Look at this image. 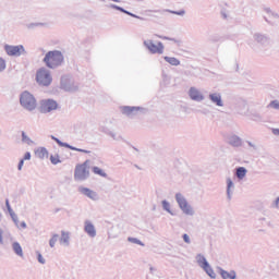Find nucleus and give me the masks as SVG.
Masks as SVG:
<instances>
[{"instance_id": "obj_9", "label": "nucleus", "mask_w": 279, "mask_h": 279, "mask_svg": "<svg viewBox=\"0 0 279 279\" xmlns=\"http://www.w3.org/2000/svg\"><path fill=\"white\" fill-rule=\"evenodd\" d=\"M39 110L43 114H48V112H53V110H58V101L53 99H44L40 101Z\"/></svg>"}, {"instance_id": "obj_30", "label": "nucleus", "mask_w": 279, "mask_h": 279, "mask_svg": "<svg viewBox=\"0 0 279 279\" xmlns=\"http://www.w3.org/2000/svg\"><path fill=\"white\" fill-rule=\"evenodd\" d=\"M93 173H95V175H99L100 178H108V173H106V171L97 166H94L92 168Z\"/></svg>"}, {"instance_id": "obj_19", "label": "nucleus", "mask_w": 279, "mask_h": 279, "mask_svg": "<svg viewBox=\"0 0 279 279\" xmlns=\"http://www.w3.org/2000/svg\"><path fill=\"white\" fill-rule=\"evenodd\" d=\"M226 184H227V190H226L227 199H228V202H231L232 195H234V189H235L234 181H232V179L230 177H228L226 179Z\"/></svg>"}, {"instance_id": "obj_13", "label": "nucleus", "mask_w": 279, "mask_h": 279, "mask_svg": "<svg viewBox=\"0 0 279 279\" xmlns=\"http://www.w3.org/2000/svg\"><path fill=\"white\" fill-rule=\"evenodd\" d=\"M78 193L81 195H84V197L92 199V202H99V194L94 190L84 186H78Z\"/></svg>"}, {"instance_id": "obj_18", "label": "nucleus", "mask_w": 279, "mask_h": 279, "mask_svg": "<svg viewBox=\"0 0 279 279\" xmlns=\"http://www.w3.org/2000/svg\"><path fill=\"white\" fill-rule=\"evenodd\" d=\"M227 143L231 145V147H242L243 140L236 134H230L227 137Z\"/></svg>"}, {"instance_id": "obj_52", "label": "nucleus", "mask_w": 279, "mask_h": 279, "mask_svg": "<svg viewBox=\"0 0 279 279\" xmlns=\"http://www.w3.org/2000/svg\"><path fill=\"white\" fill-rule=\"evenodd\" d=\"M272 134H275V136H279V129H272Z\"/></svg>"}, {"instance_id": "obj_53", "label": "nucleus", "mask_w": 279, "mask_h": 279, "mask_svg": "<svg viewBox=\"0 0 279 279\" xmlns=\"http://www.w3.org/2000/svg\"><path fill=\"white\" fill-rule=\"evenodd\" d=\"M156 269H154V267H150V271H155Z\"/></svg>"}, {"instance_id": "obj_15", "label": "nucleus", "mask_w": 279, "mask_h": 279, "mask_svg": "<svg viewBox=\"0 0 279 279\" xmlns=\"http://www.w3.org/2000/svg\"><path fill=\"white\" fill-rule=\"evenodd\" d=\"M60 86L63 90H66V92L77 90L75 83H73V81H71V77L66 75L61 77Z\"/></svg>"}, {"instance_id": "obj_47", "label": "nucleus", "mask_w": 279, "mask_h": 279, "mask_svg": "<svg viewBox=\"0 0 279 279\" xmlns=\"http://www.w3.org/2000/svg\"><path fill=\"white\" fill-rule=\"evenodd\" d=\"M23 165H25V159H21L19 165H17V170L23 171Z\"/></svg>"}, {"instance_id": "obj_33", "label": "nucleus", "mask_w": 279, "mask_h": 279, "mask_svg": "<svg viewBox=\"0 0 279 279\" xmlns=\"http://www.w3.org/2000/svg\"><path fill=\"white\" fill-rule=\"evenodd\" d=\"M204 271L207 274V276H209V278H217V274H215V270L213 269V267L210 266V264H208L207 266L203 267Z\"/></svg>"}, {"instance_id": "obj_45", "label": "nucleus", "mask_w": 279, "mask_h": 279, "mask_svg": "<svg viewBox=\"0 0 279 279\" xmlns=\"http://www.w3.org/2000/svg\"><path fill=\"white\" fill-rule=\"evenodd\" d=\"M271 208H276L277 210L279 209V197H277V198L271 203Z\"/></svg>"}, {"instance_id": "obj_41", "label": "nucleus", "mask_w": 279, "mask_h": 279, "mask_svg": "<svg viewBox=\"0 0 279 279\" xmlns=\"http://www.w3.org/2000/svg\"><path fill=\"white\" fill-rule=\"evenodd\" d=\"M182 239H183L184 243H186L187 245H191V236H189V234L184 233L182 235Z\"/></svg>"}, {"instance_id": "obj_1", "label": "nucleus", "mask_w": 279, "mask_h": 279, "mask_svg": "<svg viewBox=\"0 0 279 279\" xmlns=\"http://www.w3.org/2000/svg\"><path fill=\"white\" fill-rule=\"evenodd\" d=\"M247 46L254 53L260 56H269V47H271V37L263 33H254L252 39L247 40Z\"/></svg>"}, {"instance_id": "obj_11", "label": "nucleus", "mask_w": 279, "mask_h": 279, "mask_svg": "<svg viewBox=\"0 0 279 279\" xmlns=\"http://www.w3.org/2000/svg\"><path fill=\"white\" fill-rule=\"evenodd\" d=\"M208 99L213 106L216 108H223L226 106V102L223 101V95L219 92H210L208 94Z\"/></svg>"}, {"instance_id": "obj_34", "label": "nucleus", "mask_w": 279, "mask_h": 279, "mask_svg": "<svg viewBox=\"0 0 279 279\" xmlns=\"http://www.w3.org/2000/svg\"><path fill=\"white\" fill-rule=\"evenodd\" d=\"M22 143H25V145H34V141L27 136V133L25 131H22Z\"/></svg>"}, {"instance_id": "obj_39", "label": "nucleus", "mask_w": 279, "mask_h": 279, "mask_svg": "<svg viewBox=\"0 0 279 279\" xmlns=\"http://www.w3.org/2000/svg\"><path fill=\"white\" fill-rule=\"evenodd\" d=\"M268 108H272V110H279V100H272L268 104Z\"/></svg>"}, {"instance_id": "obj_32", "label": "nucleus", "mask_w": 279, "mask_h": 279, "mask_svg": "<svg viewBox=\"0 0 279 279\" xmlns=\"http://www.w3.org/2000/svg\"><path fill=\"white\" fill-rule=\"evenodd\" d=\"M163 60L171 64V66H180V60L175 57H163Z\"/></svg>"}, {"instance_id": "obj_38", "label": "nucleus", "mask_w": 279, "mask_h": 279, "mask_svg": "<svg viewBox=\"0 0 279 279\" xmlns=\"http://www.w3.org/2000/svg\"><path fill=\"white\" fill-rule=\"evenodd\" d=\"M50 162L52 165H60V162H62V160H60V155H58V154L51 155L50 156Z\"/></svg>"}, {"instance_id": "obj_50", "label": "nucleus", "mask_w": 279, "mask_h": 279, "mask_svg": "<svg viewBox=\"0 0 279 279\" xmlns=\"http://www.w3.org/2000/svg\"><path fill=\"white\" fill-rule=\"evenodd\" d=\"M220 14H221V16H222V19H229V16L230 15H228V12H226V10H222L221 12H220Z\"/></svg>"}, {"instance_id": "obj_51", "label": "nucleus", "mask_w": 279, "mask_h": 279, "mask_svg": "<svg viewBox=\"0 0 279 279\" xmlns=\"http://www.w3.org/2000/svg\"><path fill=\"white\" fill-rule=\"evenodd\" d=\"M0 245H3V229L0 228Z\"/></svg>"}, {"instance_id": "obj_23", "label": "nucleus", "mask_w": 279, "mask_h": 279, "mask_svg": "<svg viewBox=\"0 0 279 279\" xmlns=\"http://www.w3.org/2000/svg\"><path fill=\"white\" fill-rule=\"evenodd\" d=\"M108 8H110L111 10H118L119 12H122L123 14H128L129 16H132L133 19H140L141 21H143V17L117 5V4H109Z\"/></svg>"}, {"instance_id": "obj_40", "label": "nucleus", "mask_w": 279, "mask_h": 279, "mask_svg": "<svg viewBox=\"0 0 279 279\" xmlns=\"http://www.w3.org/2000/svg\"><path fill=\"white\" fill-rule=\"evenodd\" d=\"M37 254V260L38 263H40V265H45L47 263V260L45 259V257H43V254H40V252H36Z\"/></svg>"}, {"instance_id": "obj_22", "label": "nucleus", "mask_w": 279, "mask_h": 279, "mask_svg": "<svg viewBox=\"0 0 279 279\" xmlns=\"http://www.w3.org/2000/svg\"><path fill=\"white\" fill-rule=\"evenodd\" d=\"M5 206L13 223L16 228H19V216L16 215V213H14V209H12V206L10 205V199L8 198L5 199Z\"/></svg>"}, {"instance_id": "obj_8", "label": "nucleus", "mask_w": 279, "mask_h": 279, "mask_svg": "<svg viewBox=\"0 0 279 279\" xmlns=\"http://www.w3.org/2000/svg\"><path fill=\"white\" fill-rule=\"evenodd\" d=\"M144 47H146V49H148L150 53H158L159 56H162V53H165V45L162 44V41H158L156 45L154 44V40L147 39L144 40Z\"/></svg>"}, {"instance_id": "obj_14", "label": "nucleus", "mask_w": 279, "mask_h": 279, "mask_svg": "<svg viewBox=\"0 0 279 279\" xmlns=\"http://www.w3.org/2000/svg\"><path fill=\"white\" fill-rule=\"evenodd\" d=\"M264 19L270 25H276V23L279 21V14L271 11V9L266 8L264 9Z\"/></svg>"}, {"instance_id": "obj_36", "label": "nucleus", "mask_w": 279, "mask_h": 279, "mask_svg": "<svg viewBox=\"0 0 279 279\" xmlns=\"http://www.w3.org/2000/svg\"><path fill=\"white\" fill-rule=\"evenodd\" d=\"M157 38H160L161 40H170L171 43H175V45H180L182 43L180 39L162 36V35H157Z\"/></svg>"}, {"instance_id": "obj_25", "label": "nucleus", "mask_w": 279, "mask_h": 279, "mask_svg": "<svg viewBox=\"0 0 279 279\" xmlns=\"http://www.w3.org/2000/svg\"><path fill=\"white\" fill-rule=\"evenodd\" d=\"M161 208L165 210V213H168V215H171V217H175V211L171 208V203L169 201L163 199L161 201Z\"/></svg>"}, {"instance_id": "obj_17", "label": "nucleus", "mask_w": 279, "mask_h": 279, "mask_svg": "<svg viewBox=\"0 0 279 279\" xmlns=\"http://www.w3.org/2000/svg\"><path fill=\"white\" fill-rule=\"evenodd\" d=\"M84 232L89 236V239H95L97 236V228L90 220L84 221Z\"/></svg>"}, {"instance_id": "obj_31", "label": "nucleus", "mask_w": 279, "mask_h": 279, "mask_svg": "<svg viewBox=\"0 0 279 279\" xmlns=\"http://www.w3.org/2000/svg\"><path fill=\"white\" fill-rule=\"evenodd\" d=\"M105 134H107V136H110V138H112L113 141H123V136L117 134V132L114 131L107 130L105 131Z\"/></svg>"}, {"instance_id": "obj_44", "label": "nucleus", "mask_w": 279, "mask_h": 279, "mask_svg": "<svg viewBox=\"0 0 279 279\" xmlns=\"http://www.w3.org/2000/svg\"><path fill=\"white\" fill-rule=\"evenodd\" d=\"M43 25H45V24H43V23H32V24L28 25V28L34 29V27H43Z\"/></svg>"}, {"instance_id": "obj_21", "label": "nucleus", "mask_w": 279, "mask_h": 279, "mask_svg": "<svg viewBox=\"0 0 279 279\" xmlns=\"http://www.w3.org/2000/svg\"><path fill=\"white\" fill-rule=\"evenodd\" d=\"M59 243L63 247H69V245H71V232L61 231V236L59 238Z\"/></svg>"}, {"instance_id": "obj_20", "label": "nucleus", "mask_w": 279, "mask_h": 279, "mask_svg": "<svg viewBox=\"0 0 279 279\" xmlns=\"http://www.w3.org/2000/svg\"><path fill=\"white\" fill-rule=\"evenodd\" d=\"M235 110L238 114L245 116L247 112H250V105H247L245 100H240L235 106Z\"/></svg>"}, {"instance_id": "obj_49", "label": "nucleus", "mask_w": 279, "mask_h": 279, "mask_svg": "<svg viewBox=\"0 0 279 279\" xmlns=\"http://www.w3.org/2000/svg\"><path fill=\"white\" fill-rule=\"evenodd\" d=\"M19 229H22V230H26L27 229V223L25 221H22L19 227Z\"/></svg>"}, {"instance_id": "obj_46", "label": "nucleus", "mask_w": 279, "mask_h": 279, "mask_svg": "<svg viewBox=\"0 0 279 279\" xmlns=\"http://www.w3.org/2000/svg\"><path fill=\"white\" fill-rule=\"evenodd\" d=\"M246 144L248 145V147H251L252 149H254V151H256L258 149V146L250 141H246Z\"/></svg>"}, {"instance_id": "obj_42", "label": "nucleus", "mask_w": 279, "mask_h": 279, "mask_svg": "<svg viewBox=\"0 0 279 279\" xmlns=\"http://www.w3.org/2000/svg\"><path fill=\"white\" fill-rule=\"evenodd\" d=\"M171 14H177L178 16H184L186 14V11L181 10V11H169Z\"/></svg>"}, {"instance_id": "obj_5", "label": "nucleus", "mask_w": 279, "mask_h": 279, "mask_svg": "<svg viewBox=\"0 0 279 279\" xmlns=\"http://www.w3.org/2000/svg\"><path fill=\"white\" fill-rule=\"evenodd\" d=\"M20 104L24 110H28V112H32L33 110H36V97L32 95L29 92H23L20 96Z\"/></svg>"}, {"instance_id": "obj_28", "label": "nucleus", "mask_w": 279, "mask_h": 279, "mask_svg": "<svg viewBox=\"0 0 279 279\" xmlns=\"http://www.w3.org/2000/svg\"><path fill=\"white\" fill-rule=\"evenodd\" d=\"M196 263L198 264V266L204 269V267H208V260H206V257L202 254H197L196 255Z\"/></svg>"}, {"instance_id": "obj_48", "label": "nucleus", "mask_w": 279, "mask_h": 279, "mask_svg": "<svg viewBox=\"0 0 279 279\" xmlns=\"http://www.w3.org/2000/svg\"><path fill=\"white\" fill-rule=\"evenodd\" d=\"M22 160H32V153L27 151Z\"/></svg>"}, {"instance_id": "obj_26", "label": "nucleus", "mask_w": 279, "mask_h": 279, "mask_svg": "<svg viewBox=\"0 0 279 279\" xmlns=\"http://www.w3.org/2000/svg\"><path fill=\"white\" fill-rule=\"evenodd\" d=\"M219 274L222 279H236V271L234 270L228 272V270L220 268Z\"/></svg>"}, {"instance_id": "obj_29", "label": "nucleus", "mask_w": 279, "mask_h": 279, "mask_svg": "<svg viewBox=\"0 0 279 279\" xmlns=\"http://www.w3.org/2000/svg\"><path fill=\"white\" fill-rule=\"evenodd\" d=\"M36 156L39 157L41 160H44V158H47L49 156V151L47 150V148L45 147H39L37 148V150L35 151Z\"/></svg>"}, {"instance_id": "obj_24", "label": "nucleus", "mask_w": 279, "mask_h": 279, "mask_svg": "<svg viewBox=\"0 0 279 279\" xmlns=\"http://www.w3.org/2000/svg\"><path fill=\"white\" fill-rule=\"evenodd\" d=\"M11 250L15 254V256H19V258H23V256H25V254L23 253V246H21V243H19L17 241L12 242Z\"/></svg>"}, {"instance_id": "obj_43", "label": "nucleus", "mask_w": 279, "mask_h": 279, "mask_svg": "<svg viewBox=\"0 0 279 279\" xmlns=\"http://www.w3.org/2000/svg\"><path fill=\"white\" fill-rule=\"evenodd\" d=\"M4 69H5V60L3 58H0V73H3Z\"/></svg>"}, {"instance_id": "obj_12", "label": "nucleus", "mask_w": 279, "mask_h": 279, "mask_svg": "<svg viewBox=\"0 0 279 279\" xmlns=\"http://www.w3.org/2000/svg\"><path fill=\"white\" fill-rule=\"evenodd\" d=\"M142 111H143V108L141 107H130V106L121 107L122 114H125V117H129L130 119H134V117H138V114H141Z\"/></svg>"}, {"instance_id": "obj_54", "label": "nucleus", "mask_w": 279, "mask_h": 279, "mask_svg": "<svg viewBox=\"0 0 279 279\" xmlns=\"http://www.w3.org/2000/svg\"><path fill=\"white\" fill-rule=\"evenodd\" d=\"M1 217H2V215H1V213H0V219H1Z\"/></svg>"}, {"instance_id": "obj_16", "label": "nucleus", "mask_w": 279, "mask_h": 279, "mask_svg": "<svg viewBox=\"0 0 279 279\" xmlns=\"http://www.w3.org/2000/svg\"><path fill=\"white\" fill-rule=\"evenodd\" d=\"M51 138L52 141H56L57 144L60 146V147H66V149H71L72 151H80L81 154H90L92 151L90 150H86V149H82V148H77L75 146H71L70 144L68 143H63L62 141L58 140V137L51 135Z\"/></svg>"}, {"instance_id": "obj_6", "label": "nucleus", "mask_w": 279, "mask_h": 279, "mask_svg": "<svg viewBox=\"0 0 279 279\" xmlns=\"http://www.w3.org/2000/svg\"><path fill=\"white\" fill-rule=\"evenodd\" d=\"M36 82L39 86H51L53 77L47 68H40L36 73Z\"/></svg>"}, {"instance_id": "obj_3", "label": "nucleus", "mask_w": 279, "mask_h": 279, "mask_svg": "<svg viewBox=\"0 0 279 279\" xmlns=\"http://www.w3.org/2000/svg\"><path fill=\"white\" fill-rule=\"evenodd\" d=\"M90 178V160H85L83 163L76 165L74 169L75 182H86Z\"/></svg>"}, {"instance_id": "obj_35", "label": "nucleus", "mask_w": 279, "mask_h": 279, "mask_svg": "<svg viewBox=\"0 0 279 279\" xmlns=\"http://www.w3.org/2000/svg\"><path fill=\"white\" fill-rule=\"evenodd\" d=\"M128 241H129V243H133L134 245H141V247H145V243H143V241H141L137 238L129 236Z\"/></svg>"}, {"instance_id": "obj_27", "label": "nucleus", "mask_w": 279, "mask_h": 279, "mask_svg": "<svg viewBox=\"0 0 279 279\" xmlns=\"http://www.w3.org/2000/svg\"><path fill=\"white\" fill-rule=\"evenodd\" d=\"M246 175H247V168L239 167L235 169V178H238V180H245Z\"/></svg>"}, {"instance_id": "obj_7", "label": "nucleus", "mask_w": 279, "mask_h": 279, "mask_svg": "<svg viewBox=\"0 0 279 279\" xmlns=\"http://www.w3.org/2000/svg\"><path fill=\"white\" fill-rule=\"evenodd\" d=\"M4 51L7 56H10L11 58H21V56H27V50H25L24 45H4Z\"/></svg>"}, {"instance_id": "obj_2", "label": "nucleus", "mask_w": 279, "mask_h": 279, "mask_svg": "<svg viewBox=\"0 0 279 279\" xmlns=\"http://www.w3.org/2000/svg\"><path fill=\"white\" fill-rule=\"evenodd\" d=\"M43 62L48 69H59L64 64V54L60 50H50L45 54Z\"/></svg>"}, {"instance_id": "obj_10", "label": "nucleus", "mask_w": 279, "mask_h": 279, "mask_svg": "<svg viewBox=\"0 0 279 279\" xmlns=\"http://www.w3.org/2000/svg\"><path fill=\"white\" fill-rule=\"evenodd\" d=\"M187 96L192 101H196V104H202L206 99L204 92L195 86L189 88Z\"/></svg>"}, {"instance_id": "obj_37", "label": "nucleus", "mask_w": 279, "mask_h": 279, "mask_svg": "<svg viewBox=\"0 0 279 279\" xmlns=\"http://www.w3.org/2000/svg\"><path fill=\"white\" fill-rule=\"evenodd\" d=\"M60 235H58V233H54L52 238L49 240L50 247H56V243H58Z\"/></svg>"}, {"instance_id": "obj_4", "label": "nucleus", "mask_w": 279, "mask_h": 279, "mask_svg": "<svg viewBox=\"0 0 279 279\" xmlns=\"http://www.w3.org/2000/svg\"><path fill=\"white\" fill-rule=\"evenodd\" d=\"M174 199L183 215H186L187 217H195V208L189 204V201L182 193H177L174 195Z\"/></svg>"}]
</instances>
